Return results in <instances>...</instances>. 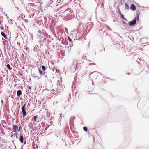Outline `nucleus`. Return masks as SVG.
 I'll return each mask as SVG.
<instances>
[{"mask_svg": "<svg viewBox=\"0 0 149 149\" xmlns=\"http://www.w3.org/2000/svg\"><path fill=\"white\" fill-rule=\"evenodd\" d=\"M26 104H25L22 107V111L23 113V118H25V116L26 114V112L25 110V107Z\"/></svg>", "mask_w": 149, "mask_h": 149, "instance_id": "nucleus-1", "label": "nucleus"}, {"mask_svg": "<svg viewBox=\"0 0 149 149\" xmlns=\"http://www.w3.org/2000/svg\"><path fill=\"white\" fill-rule=\"evenodd\" d=\"M13 132L15 133H16V137L17 138V132L19 131V130H18V126L16 125H13Z\"/></svg>", "mask_w": 149, "mask_h": 149, "instance_id": "nucleus-2", "label": "nucleus"}, {"mask_svg": "<svg viewBox=\"0 0 149 149\" xmlns=\"http://www.w3.org/2000/svg\"><path fill=\"white\" fill-rule=\"evenodd\" d=\"M82 63V61H77L76 63V69H78L80 68Z\"/></svg>", "mask_w": 149, "mask_h": 149, "instance_id": "nucleus-3", "label": "nucleus"}, {"mask_svg": "<svg viewBox=\"0 0 149 149\" xmlns=\"http://www.w3.org/2000/svg\"><path fill=\"white\" fill-rule=\"evenodd\" d=\"M42 117L44 118H46L48 117V113L46 111H44L42 112Z\"/></svg>", "mask_w": 149, "mask_h": 149, "instance_id": "nucleus-4", "label": "nucleus"}, {"mask_svg": "<svg viewBox=\"0 0 149 149\" xmlns=\"http://www.w3.org/2000/svg\"><path fill=\"white\" fill-rule=\"evenodd\" d=\"M136 23V19H134L133 20L129 22V24L130 26H133Z\"/></svg>", "mask_w": 149, "mask_h": 149, "instance_id": "nucleus-5", "label": "nucleus"}, {"mask_svg": "<svg viewBox=\"0 0 149 149\" xmlns=\"http://www.w3.org/2000/svg\"><path fill=\"white\" fill-rule=\"evenodd\" d=\"M130 8L132 11H134L136 10V7L134 4H132L131 5Z\"/></svg>", "mask_w": 149, "mask_h": 149, "instance_id": "nucleus-6", "label": "nucleus"}, {"mask_svg": "<svg viewBox=\"0 0 149 149\" xmlns=\"http://www.w3.org/2000/svg\"><path fill=\"white\" fill-rule=\"evenodd\" d=\"M24 138L22 134H21V136L20 138V141L22 143H23V142Z\"/></svg>", "mask_w": 149, "mask_h": 149, "instance_id": "nucleus-7", "label": "nucleus"}, {"mask_svg": "<svg viewBox=\"0 0 149 149\" xmlns=\"http://www.w3.org/2000/svg\"><path fill=\"white\" fill-rule=\"evenodd\" d=\"M22 95V93L21 90H19L17 91V95L18 97H20Z\"/></svg>", "mask_w": 149, "mask_h": 149, "instance_id": "nucleus-8", "label": "nucleus"}, {"mask_svg": "<svg viewBox=\"0 0 149 149\" xmlns=\"http://www.w3.org/2000/svg\"><path fill=\"white\" fill-rule=\"evenodd\" d=\"M1 34L2 36H3L6 39H7V37L6 36L4 32H1Z\"/></svg>", "mask_w": 149, "mask_h": 149, "instance_id": "nucleus-9", "label": "nucleus"}, {"mask_svg": "<svg viewBox=\"0 0 149 149\" xmlns=\"http://www.w3.org/2000/svg\"><path fill=\"white\" fill-rule=\"evenodd\" d=\"M37 116H35L33 117V119L34 120V121H33V122H34L36 121L37 120Z\"/></svg>", "mask_w": 149, "mask_h": 149, "instance_id": "nucleus-10", "label": "nucleus"}, {"mask_svg": "<svg viewBox=\"0 0 149 149\" xmlns=\"http://www.w3.org/2000/svg\"><path fill=\"white\" fill-rule=\"evenodd\" d=\"M7 67L10 70H11L12 69V68L10 67V66L9 64H8L7 65Z\"/></svg>", "mask_w": 149, "mask_h": 149, "instance_id": "nucleus-11", "label": "nucleus"}, {"mask_svg": "<svg viewBox=\"0 0 149 149\" xmlns=\"http://www.w3.org/2000/svg\"><path fill=\"white\" fill-rule=\"evenodd\" d=\"M83 129L86 132L88 130L87 128L86 127H83Z\"/></svg>", "mask_w": 149, "mask_h": 149, "instance_id": "nucleus-12", "label": "nucleus"}, {"mask_svg": "<svg viewBox=\"0 0 149 149\" xmlns=\"http://www.w3.org/2000/svg\"><path fill=\"white\" fill-rule=\"evenodd\" d=\"M125 8H126L127 9H129V7L128 6L127 4H125Z\"/></svg>", "mask_w": 149, "mask_h": 149, "instance_id": "nucleus-13", "label": "nucleus"}, {"mask_svg": "<svg viewBox=\"0 0 149 149\" xmlns=\"http://www.w3.org/2000/svg\"><path fill=\"white\" fill-rule=\"evenodd\" d=\"M42 68L44 71H45L46 70V68L45 66H42Z\"/></svg>", "mask_w": 149, "mask_h": 149, "instance_id": "nucleus-14", "label": "nucleus"}, {"mask_svg": "<svg viewBox=\"0 0 149 149\" xmlns=\"http://www.w3.org/2000/svg\"><path fill=\"white\" fill-rule=\"evenodd\" d=\"M65 31L67 33H68V29L66 28V27L65 28Z\"/></svg>", "mask_w": 149, "mask_h": 149, "instance_id": "nucleus-15", "label": "nucleus"}, {"mask_svg": "<svg viewBox=\"0 0 149 149\" xmlns=\"http://www.w3.org/2000/svg\"><path fill=\"white\" fill-rule=\"evenodd\" d=\"M68 40L70 42H71L72 41V40L69 37H68Z\"/></svg>", "mask_w": 149, "mask_h": 149, "instance_id": "nucleus-16", "label": "nucleus"}, {"mask_svg": "<svg viewBox=\"0 0 149 149\" xmlns=\"http://www.w3.org/2000/svg\"><path fill=\"white\" fill-rule=\"evenodd\" d=\"M120 15H121V17L122 18H124V15L123 14H120Z\"/></svg>", "mask_w": 149, "mask_h": 149, "instance_id": "nucleus-17", "label": "nucleus"}, {"mask_svg": "<svg viewBox=\"0 0 149 149\" xmlns=\"http://www.w3.org/2000/svg\"><path fill=\"white\" fill-rule=\"evenodd\" d=\"M39 70V72L40 73V74H42V71L40 70Z\"/></svg>", "mask_w": 149, "mask_h": 149, "instance_id": "nucleus-18", "label": "nucleus"}, {"mask_svg": "<svg viewBox=\"0 0 149 149\" xmlns=\"http://www.w3.org/2000/svg\"><path fill=\"white\" fill-rule=\"evenodd\" d=\"M24 21L26 23L27 22H28V20L26 19L24 20Z\"/></svg>", "mask_w": 149, "mask_h": 149, "instance_id": "nucleus-19", "label": "nucleus"}, {"mask_svg": "<svg viewBox=\"0 0 149 149\" xmlns=\"http://www.w3.org/2000/svg\"><path fill=\"white\" fill-rule=\"evenodd\" d=\"M21 126H20V127H19V128H18V130H19V131H20V129H21Z\"/></svg>", "mask_w": 149, "mask_h": 149, "instance_id": "nucleus-20", "label": "nucleus"}, {"mask_svg": "<svg viewBox=\"0 0 149 149\" xmlns=\"http://www.w3.org/2000/svg\"><path fill=\"white\" fill-rule=\"evenodd\" d=\"M3 27H2V29H3Z\"/></svg>", "mask_w": 149, "mask_h": 149, "instance_id": "nucleus-21", "label": "nucleus"}, {"mask_svg": "<svg viewBox=\"0 0 149 149\" xmlns=\"http://www.w3.org/2000/svg\"><path fill=\"white\" fill-rule=\"evenodd\" d=\"M25 119L24 120V119H23V120H25Z\"/></svg>", "mask_w": 149, "mask_h": 149, "instance_id": "nucleus-22", "label": "nucleus"}]
</instances>
